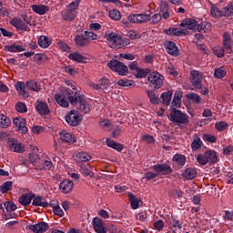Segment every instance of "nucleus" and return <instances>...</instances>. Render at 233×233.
Wrapping results in <instances>:
<instances>
[{"mask_svg":"<svg viewBox=\"0 0 233 233\" xmlns=\"http://www.w3.org/2000/svg\"><path fill=\"white\" fill-rule=\"evenodd\" d=\"M104 39L106 40L110 48H123V46L130 45V39L123 38L117 33L113 31H106Z\"/></svg>","mask_w":233,"mask_h":233,"instance_id":"nucleus-1","label":"nucleus"},{"mask_svg":"<svg viewBox=\"0 0 233 233\" xmlns=\"http://www.w3.org/2000/svg\"><path fill=\"white\" fill-rule=\"evenodd\" d=\"M169 121H172L174 125H188L190 121L188 120V116L183 113L181 110L173 108L168 116Z\"/></svg>","mask_w":233,"mask_h":233,"instance_id":"nucleus-2","label":"nucleus"},{"mask_svg":"<svg viewBox=\"0 0 233 233\" xmlns=\"http://www.w3.org/2000/svg\"><path fill=\"white\" fill-rule=\"evenodd\" d=\"M67 99L73 106H77L85 99V95L81 91H72L71 89H66Z\"/></svg>","mask_w":233,"mask_h":233,"instance_id":"nucleus-3","label":"nucleus"},{"mask_svg":"<svg viewBox=\"0 0 233 233\" xmlns=\"http://www.w3.org/2000/svg\"><path fill=\"white\" fill-rule=\"evenodd\" d=\"M107 66L113 72H116L118 76H127L128 74V66L116 59L110 60Z\"/></svg>","mask_w":233,"mask_h":233,"instance_id":"nucleus-4","label":"nucleus"},{"mask_svg":"<svg viewBox=\"0 0 233 233\" xmlns=\"http://www.w3.org/2000/svg\"><path fill=\"white\" fill-rule=\"evenodd\" d=\"M189 81L194 88H197V90H201V88H203V73L198 70H191Z\"/></svg>","mask_w":233,"mask_h":233,"instance_id":"nucleus-5","label":"nucleus"},{"mask_svg":"<svg viewBox=\"0 0 233 233\" xmlns=\"http://www.w3.org/2000/svg\"><path fill=\"white\" fill-rule=\"evenodd\" d=\"M65 119L70 127H79V125H81V121H83V117L79 115V112L76 110L69 111L66 115Z\"/></svg>","mask_w":233,"mask_h":233,"instance_id":"nucleus-6","label":"nucleus"},{"mask_svg":"<svg viewBox=\"0 0 233 233\" xmlns=\"http://www.w3.org/2000/svg\"><path fill=\"white\" fill-rule=\"evenodd\" d=\"M77 4L72 2L66 8V10L62 12V17L65 21H73L77 17Z\"/></svg>","mask_w":233,"mask_h":233,"instance_id":"nucleus-7","label":"nucleus"},{"mask_svg":"<svg viewBox=\"0 0 233 233\" xmlns=\"http://www.w3.org/2000/svg\"><path fill=\"white\" fill-rule=\"evenodd\" d=\"M163 76L157 72H152L147 76V81L153 88H160L163 86Z\"/></svg>","mask_w":233,"mask_h":233,"instance_id":"nucleus-8","label":"nucleus"},{"mask_svg":"<svg viewBox=\"0 0 233 233\" xmlns=\"http://www.w3.org/2000/svg\"><path fill=\"white\" fill-rule=\"evenodd\" d=\"M128 21L130 23H134L135 25H143L145 23H148L150 21V15L147 14H132L127 16Z\"/></svg>","mask_w":233,"mask_h":233,"instance_id":"nucleus-9","label":"nucleus"},{"mask_svg":"<svg viewBox=\"0 0 233 233\" xmlns=\"http://www.w3.org/2000/svg\"><path fill=\"white\" fill-rule=\"evenodd\" d=\"M88 86L93 90H106L110 86V80L106 77H102L98 83L89 82Z\"/></svg>","mask_w":233,"mask_h":233,"instance_id":"nucleus-10","label":"nucleus"},{"mask_svg":"<svg viewBox=\"0 0 233 233\" xmlns=\"http://www.w3.org/2000/svg\"><path fill=\"white\" fill-rule=\"evenodd\" d=\"M153 170L157 174V176H170L173 170L167 164H157L153 166Z\"/></svg>","mask_w":233,"mask_h":233,"instance_id":"nucleus-11","label":"nucleus"},{"mask_svg":"<svg viewBox=\"0 0 233 233\" xmlns=\"http://www.w3.org/2000/svg\"><path fill=\"white\" fill-rule=\"evenodd\" d=\"M93 228L96 233H107L108 228L105 226V222L99 217H95L92 220Z\"/></svg>","mask_w":233,"mask_h":233,"instance_id":"nucleus-12","label":"nucleus"},{"mask_svg":"<svg viewBox=\"0 0 233 233\" xmlns=\"http://www.w3.org/2000/svg\"><path fill=\"white\" fill-rule=\"evenodd\" d=\"M13 125L18 129L21 134L28 133V127H26V120L23 117H15L13 119Z\"/></svg>","mask_w":233,"mask_h":233,"instance_id":"nucleus-13","label":"nucleus"},{"mask_svg":"<svg viewBox=\"0 0 233 233\" xmlns=\"http://www.w3.org/2000/svg\"><path fill=\"white\" fill-rule=\"evenodd\" d=\"M59 139L62 141V143H67V145H74V143L77 142L76 136L66 131H62L59 133Z\"/></svg>","mask_w":233,"mask_h":233,"instance_id":"nucleus-14","label":"nucleus"},{"mask_svg":"<svg viewBox=\"0 0 233 233\" xmlns=\"http://www.w3.org/2000/svg\"><path fill=\"white\" fill-rule=\"evenodd\" d=\"M10 25L16 28V30H22L24 32H30V27L21 18H14L10 21Z\"/></svg>","mask_w":233,"mask_h":233,"instance_id":"nucleus-15","label":"nucleus"},{"mask_svg":"<svg viewBox=\"0 0 233 233\" xmlns=\"http://www.w3.org/2000/svg\"><path fill=\"white\" fill-rule=\"evenodd\" d=\"M180 26L182 28H187L188 30H195L198 32L199 24L196 19L187 18L180 24Z\"/></svg>","mask_w":233,"mask_h":233,"instance_id":"nucleus-16","label":"nucleus"},{"mask_svg":"<svg viewBox=\"0 0 233 233\" xmlns=\"http://www.w3.org/2000/svg\"><path fill=\"white\" fill-rule=\"evenodd\" d=\"M164 45L169 56H174L175 57H177V56H179V49H177V46H176V43H174L173 41H166Z\"/></svg>","mask_w":233,"mask_h":233,"instance_id":"nucleus-17","label":"nucleus"},{"mask_svg":"<svg viewBox=\"0 0 233 233\" xmlns=\"http://www.w3.org/2000/svg\"><path fill=\"white\" fill-rule=\"evenodd\" d=\"M48 223L46 222H40L35 225L29 226V230H31L34 233H45L46 230H48Z\"/></svg>","mask_w":233,"mask_h":233,"instance_id":"nucleus-18","label":"nucleus"},{"mask_svg":"<svg viewBox=\"0 0 233 233\" xmlns=\"http://www.w3.org/2000/svg\"><path fill=\"white\" fill-rule=\"evenodd\" d=\"M59 188L63 194H70L74 190V182L66 179L59 184Z\"/></svg>","mask_w":233,"mask_h":233,"instance_id":"nucleus-19","label":"nucleus"},{"mask_svg":"<svg viewBox=\"0 0 233 233\" xmlns=\"http://www.w3.org/2000/svg\"><path fill=\"white\" fill-rule=\"evenodd\" d=\"M34 198H35V194L26 193L25 195H22L18 198V201H19L20 205H23V207H28V205H30V203H32V199H34Z\"/></svg>","mask_w":233,"mask_h":233,"instance_id":"nucleus-20","label":"nucleus"},{"mask_svg":"<svg viewBox=\"0 0 233 233\" xmlns=\"http://www.w3.org/2000/svg\"><path fill=\"white\" fill-rule=\"evenodd\" d=\"M197 176L198 171H196V169L193 167H187L182 173V177H184V179H187V181L195 179Z\"/></svg>","mask_w":233,"mask_h":233,"instance_id":"nucleus-21","label":"nucleus"},{"mask_svg":"<svg viewBox=\"0 0 233 233\" xmlns=\"http://www.w3.org/2000/svg\"><path fill=\"white\" fill-rule=\"evenodd\" d=\"M4 50H5V52H12L15 54L17 52H25L26 48L21 45H17V43H13L12 45L5 46Z\"/></svg>","mask_w":233,"mask_h":233,"instance_id":"nucleus-22","label":"nucleus"},{"mask_svg":"<svg viewBox=\"0 0 233 233\" xmlns=\"http://www.w3.org/2000/svg\"><path fill=\"white\" fill-rule=\"evenodd\" d=\"M169 228H170L171 232L177 233L176 232L177 228H178L179 230H181V228H183V222L177 220V218H176V217L171 216Z\"/></svg>","mask_w":233,"mask_h":233,"instance_id":"nucleus-23","label":"nucleus"},{"mask_svg":"<svg viewBox=\"0 0 233 233\" xmlns=\"http://www.w3.org/2000/svg\"><path fill=\"white\" fill-rule=\"evenodd\" d=\"M32 10L35 14H38V15H45L50 10V7L45 5H33Z\"/></svg>","mask_w":233,"mask_h":233,"instance_id":"nucleus-24","label":"nucleus"},{"mask_svg":"<svg viewBox=\"0 0 233 233\" xmlns=\"http://www.w3.org/2000/svg\"><path fill=\"white\" fill-rule=\"evenodd\" d=\"M35 108L40 114V116H48L50 114V109H48V105L45 102H38Z\"/></svg>","mask_w":233,"mask_h":233,"instance_id":"nucleus-25","label":"nucleus"},{"mask_svg":"<svg viewBox=\"0 0 233 233\" xmlns=\"http://www.w3.org/2000/svg\"><path fill=\"white\" fill-rule=\"evenodd\" d=\"M55 99H56V103H58V105H60V106H63L64 108L68 107V106H69L68 100H66V97L65 96V95L63 93L56 94Z\"/></svg>","mask_w":233,"mask_h":233,"instance_id":"nucleus-26","label":"nucleus"},{"mask_svg":"<svg viewBox=\"0 0 233 233\" xmlns=\"http://www.w3.org/2000/svg\"><path fill=\"white\" fill-rule=\"evenodd\" d=\"M173 162L177 165L178 168H183L187 163V157L184 155L177 154L173 157Z\"/></svg>","mask_w":233,"mask_h":233,"instance_id":"nucleus-27","label":"nucleus"},{"mask_svg":"<svg viewBox=\"0 0 233 233\" xmlns=\"http://www.w3.org/2000/svg\"><path fill=\"white\" fill-rule=\"evenodd\" d=\"M75 43L77 46H88V45H90L88 38L82 35H77L75 36Z\"/></svg>","mask_w":233,"mask_h":233,"instance_id":"nucleus-28","label":"nucleus"},{"mask_svg":"<svg viewBox=\"0 0 233 233\" xmlns=\"http://www.w3.org/2000/svg\"><path fill=\"white\" fill-rule=\"evenodd\" d=\"M106 144L107 145V147H110V148L117 150V152H122V150L125 148V146L123 144H119L110 138H106Z\"/></svg>","mask_w":233,"mask_h":233,"instance_id":"nucleus-29","label":"nucleus"},{"mask_svg":"<svg viewBox=\"0 0 233 233\" xmlns=\"http://www.w3.org/2000/svg\"><path fill=\"white\" fill-rule=\"evenodd\" d=\"M68 58L71 59V61H76V63H86V56L77 52L69 54Z\"/></svg>","mask_w":233,"mask_h":233,"instance_id":"nucleus-30","label":"nucleus"},{"mask_svg":"<svg viewBox=\"0 0 233 233\" xmlns=\"http://www.w3.org/2000/svg\"><path fill=\"white\" fill-rule=\"evenodd\" d=\"M76 108L80 114H88V112L92 110V107L86 103L85 98L83 99V102H80Z\"/></svg>","mask_w":233,"mask_h":233,"instance_id":"nucleus-31","label":"nucleus"},{"mask_svg":"<svg viewBox=\"0 0 233 233\" xmlns=\"http://www.w3.org/2000/svg\"><path fill=\"white\" fill-rule=\"evenodd\" d=\"M76 159L80 161L81 163H86L87 161H90L92 159V156L85 151H80L76 154Z\"/></svg>","mask_w":233,"mask_h":233,"instance_id":"nucleus-32","label":"nucleus"},{"mask_svg":"<svg viewBox=\"0 0 233 233\" xmlns=\"http://www.w3.org/2000/svg\"><path fill=\"white\" fill-rule=\"evenodd\" d=\"M37 43L41 48H48L52 45V40L48 36L41 35Z\"/></svg>","mask_w":233,"mask_h":233,"instance_id":"nucleus-33","label":"nucleus"},{"mask_svg":"<svg viewBox=\"0 0 233 233\" xmlns=\"http://www.w3.org/2000/svg\"><path fill=\"white\" fill-rule=\"evenodd\" d=\"M15 89L23 97H28V94L26 93V85H25L24 82H17L15 84Z\"/></svg>","mask_w":233,"mask_h":233,"instance_id":"nucleus-34","label":"nucleus"},{"mask_svg":"<svg viewBox=\"0 0 233 233\" xmlns=\"http://www.w3.org/2000/svg\"><path fill=\"white\" fill-rule=\"evenodd\" d=\"M32 205L34 207H43L44 208H46V207H48V202H46L41 197H34Z\"/></svg>","mask_w":233,"mask_h":233,"instance_id":"nucleus-35","label":"nucleus"},{"mask_svg":"<svg viewBox=\"0 0 233 233\" xmlns=\"http://www.w3.org/2000/svg\"><path fill=\"white\" fill-rule=\"evenodd\" d=\"M26 86L33 92H41V85H39L35 80H28L26 82Z\"/></svg>","mask_w":233,"mask_h":233,"instance_id":"nucleus-36","label":"nucleus"},{"mask_svg":"<svg viewBox=\"0 0 233 233\" xmlns=\"http://www.w3.org/2000/svg\"><path fill=\"white\" fill-rule=\"evenodd\" d=\"M182 97H183V93L181 91L176 92L172 101V106H175V108H179V106H181Z\"/></svg>","mask_w":233,"mask_h":233,"instance_id":"nucleus-37","label":"nucleus"},{"mask_svg":"<svg viewBox=\"0 0 233 233\" xmlns=\"http://www.w3.org/2000/svg\"><path fill=\"white\" fill-rule=\"evenodd\" d=\"M203 145V142L201 141V138H199V136L195 135V138L193 139L191 143V150L193 152H196V150H199Z\"/></svg>","mask_w":233,"mask_h":233,"instance_id":"nucleus-38","label":"nucleus"},{"mask_svg":"<svg viewBox=\"0 0 233 233\" xmlns=\"http://www.w3.org/2000/svg\"><path fill=\"white\" fill-rule=\"evenodd\" d=\"M206 157L208 158V163H218V154L214 150H207Z\"/></svg>","mask_w":233,"mask_h":233,"instance_id":"nucleus-39","label":"nucleus"},{"mask_svg":"<svg viewBox=\"0 0 233 233\" xmlns=\"http://www.w3.org/2000/svg\"><path fill=\"white\" fill-rule=\"evenodd\" d=\"M128 198L131 208H133V210H137V208H139V199H137V198H136V195H134L133 193H128Z\"/></svg>","mask_w":233,"mask_h":233,"instance_id":"nucleus-40","label":"nucleus"},{"mask_svg":"<svg viewBox=\"0 0 233 233\" xmlns=\"http://www.w3.org/2000/svg\"><path fill=\"white\" fill-rule=\"evenodd\" d=\"M49 205L53 207L55 216H58V218H63V216H65V211H63L59 204L56 205L54 204V201H51Z\"/></svg>","mask_w":233,"mask_h":233,"instance_id":"nucleus-41","label":"nucleus"},{"mask_svg":"<svg viewBox=\"0 0 233 233\" xmlns=\"http://www.w3.org/2000/svg\"><path fill=\"white\" fill-rule=\"evenodd\" d=\"M172 96H173L172 91L162 93L161 99H162L163 105H167V106H168V105H170V101H172Z\"/></svg>","mask_w":233,"mask_h":233,"instance_id":"nucleus-42","label":"nucleus"},{"mask_svg":"<svg viewBox=\"0 0 233 233\" xmlns=\"http://www.w3.org/2000/svg\"><path fill=\"white\" fill-rule=\"evenodd\" d=\"M12 125V121L10 118L4 114H0V127L1 128H8Z\"/></svg>","mask_w":233,"mask_h":233,"instance_id":"nucleus-43","label":"nucleus"},{"mask_svg":"<svg viewBox=\"0 0 233 233\" xmlns=\"http://www.w3.org/2000/svg\"><path fill=\"white\" fill-rule=\"evenodd\" d=\"M227 76V68L225 66H220L215 69L214 76L217 79H223Z\"/></svg>","mask_w":233,"mask_h":233,"instance_id":"nucleus-44","label":"nucleus"},{"mask_svg":"<svg viewBox=\"0 0 233 233\" xmlns=\"http://www.w3.org/2000/svg\"><path fill=\"white\" fill-rule=\"evenodd\" d=\"M149 74H150V69L148 68L143 69L139 67L135 73V76L137 79H143V77H147Z\"/></svg>","mask_w":233,"mask_h":233,"instance_id":"nucleus-45","label":"nucleus"},{"mask_svg":"<svg viewBox=\"0 0 233 233\" xmlns=\"http://www.w3.org/2000/svg\"><path fill=\"white\" fill-rule=\"evenodd\" d=\"M80 172L82 173L83 176H87L88 177H92L94 176V173L88 169V167H90L88 164L85 166V164L80 163Z\"/></svg>","mask_w":233,"mask_h":233,"instance_id":"nucleus-46","label":"nucleus"},{"mask_svg":"<svg viewBox=\"0 0 233 233\" xmlns=\"http://www.w3.org/2000/svg\"><path fill=\"white\" fill-rule=\"evenodd\" d=\"M211 29H212V24L208 22H202L198 24V32L207 33V32H210Z\"/></svg>","mask_w":233,"mask_h":233,"instance_id":"nucleus-47","label":"nucleus"},{"mask_svg":"<svg viewBox=\"0 0 233 233\" xmlns=\"http://www.w3.org/2000/svg\"><path fill=\"white\" fill-rule=\"evenodd\" d=\"M210 14L212 17H225L224 10L221 11V9H219V7L217 6L211 7Z\"/></svg>","mask_w":233,"mask_h":233,"instance_id":"nucleus-48","label":"nucleus"},{"mask_svg":"<svg viewBox=\"0 0 233 233\" xmlns=\"http://www.w3.org/2000/svg\"><path fill=\"white\" fill-rule=\"evenodd\" d=\"M12 185H14L12 181L5 182L2 186H0V192H2V194H6V192L12 190Z\"/></svg>","mask_w":233,"mask_h":233,"instance_id":"nucleus-49","label":"nucleus"},{"mask_svg":"<svg viewBox=\"0 0 233 233\" xmlns=\"http://www.w3.org/2000/svg\"><path fill=\"white\" fill-rule=\"evenodd\" d=\"M147 94L153 105H159V97L156 96V93H154V91L147 90Z\"/></svg>","mask_w":233,"mask_h":233,"instance_id":"nucleus-50","label":"nucleus"},{"mask_svg":"<svg viewBox=\"0 0 233 233\" xmlns=\"http://www.w3.org/2000/svg\"><path fill=\"white\" fill-rule=\"evenodd\" d=\"M215 128H217L218 132H225V130L228 128V124L225 121L216 122Z\"/></svg>","mask_w":233,"mask_h":233,"instance_id":"nucleus-51","label":"nucleus"},{"mask_svg":"<svg viewBox=\"0 0 233 233\" xmlns=\"http://www.w3.org/2000/svg\"><path fill=\"white\" fill-rule=\"evenodd\" d=\"M197 161L198 163H199V165H202L203 167H205V165L208 163L206 151L204 152V154H199L197 156Z\"/></svg>","mask_w":233,"mask_h":233,"instance_id":"nucleus-52","label":"nucleus"},{"mask_svg":"<svg viewBox=\"0 0 233 233\" xmlns=\"http://www.w3.org/2000/svg\"><path fill=\"white\" fill-rule=\"evenodd\" d=\"M165 34H167V35H170L171 37H177V35H179V28H176V27H169L167 29H165Z\"/></svg>","mask_w":233,"mask_h":233,"instance_id":"nucleus-53","label":"nucleus"},{"mask_svg":"<svg viewBox=\"0 0 233 233\" xmlns=\"http://www.w3.org/2000/svg\"><path fill=\"white\" fill-rule=\"evenodd\" d=\"M109 17L114 21H119L121 19V13L116 9H113L109 11Z\"/></svg>","mask_w":233,"mask_h":233,"instance_id":"nucleus-54","label":"nucleus"},{"mask_svg":"<svg viewBox=\"0 0 233 233\" xmlns=\"http://www.w3.org/2000/svg\"><path fill=\"white\" fill-rule=\"evenodd\" d=\"M100 127L106 132H110V130H112V123H110V120L105 119L100 121Z\"/></svg>","mask_w":233,"mask_h":233,"instance_id":"nucleus-55","label":"nucleus"},{"mask_svg":"<svg viewBox=\"0 0 233 233\" xmlns=\"http://www.w3.org/2000/svg\"><path fill=\"white\" fill-rule=\"evenodd\" d=\"M15 110L20 114H25V112H27L28 108L26 107V105L25 103L18 102L15 105Z\"/></svg>","mask_w":233,"mask_h":233,"instance_id":"nucleus-56","label":"nucleus"},{"mask_svg":"<svg viewBox=\"0 0 233 233\" xmlns=\"http://www.w3.org/2000/svg\"><path fill=\"white\" fill-rule=\"evenodd\" d=\"M187 99L193 101V103H201V96L196 93H189L187 95Z\"/></svg>","mask_w":233,"mask_h":233,"instance_id":"nucleus-57","label":"nucleus"},{"mask_svg":"<svg viewBox=\"0 0 233 233\" xmlns=\"http://www.w3.org/2000/svg\"><path fill=\"white\" fill-rule=\"evenodd\" d=\"M147 218L148 216L147 214V211H141L136 215V219H137L138 221H141V223L147 222Z\"/></svg>","mask_w":233,"mask_h":233,"instance_id":"nucleus-58","label":"nucleus"},{"mask_svg":"<svg viewBox=\"0 0 233 233\" xmlns=\"http://www.w3.org/2000/svg\"><path fill=\"white\" fill-rule=\"evenodd\" d=\"M4 207L6 212H14V210H17V206H15V204H14V202L12 201L5 202L4 204Z\"/></svg>","mask_w":233,"mask_h":233,"instance_id":"nucleus-59","label":"nucleus"},{"mask_svg":"<svg viewBox=\"0 0 233 233\" xmlns=\"http://www.w3.org/2000/svg\"><path fill=\"white\" fill-rule=\"evenodd\" d=\"M118 86H134V81L128 79H120L117 81Z\"/></svg>","mask_w":233,"mask_h":233,"instance_id":"nucleus-60","label":"nucleus"},{"mask_svg":"<svg viewBox=\"0 0 233 233\" xmlns=\"http://www.w3.org/2000/svg\"><path fill=\"white\" fill-rule=\"evenodd\" d=\"M213 54L218 57H223L225 56V49L221 46H215L213 47Z\"/></svg>","mask_w":233,"mask_h":233,"instance_id":"nucleus-61","label":"nucleus"},{"mask_svg":"<svg viewBox=\"0 0 233 233\" xmlns=\"http://www.w3.org/2000/svg\"><path fill=\"white\" fill-rule=\"evenodd\" d=\"M85 36H86V39H87V41H89V44H90V41H96V39H97V35L96 33L90 32V31H86Z\"/></svg>","mask_w":233,"mask_h":233,"instance_id":"nucleus-62","label":"nucleus"},{"mask_svg":"<svg viewBox=\"0 0 233 233\" xmlns=\"http://www.w3.org/2000/svg\"><path fill=\"white\" fill-rule=\"evenodd\" d=\"M142 141H144V143H147V145H154L156 143V139L150 135H144L142 137Z\"/></svg>","mask_w":233,"mask_h":233,"instance_id":"nucleus-63","label":"nucleus"},{"mask_svg":"<svg viewBox=\"0 0 233 233\" xmlns=\"http://www.w3.org/2000/svg\"><path fill=\"white\" fill-rule=\"evenodd\" d=\"M224 10V17H229L233 15V5H227L223 8Z\"/></svg>","mask_w":233,"mask_h":233,"instance_id":"nucleus-64","label":"nucleus"}]
</instances>
